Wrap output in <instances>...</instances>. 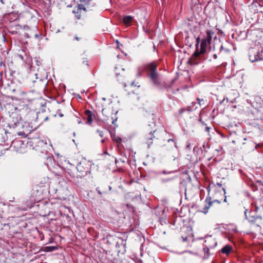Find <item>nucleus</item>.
<instances>
[{
  "label": "nucleus",
  "instance_id": "nucleus-20",
  "mask_svg": "<svg viewBox=\"0 0 263 263\" xmlns=\"http://www.w3.org/2000/svg\"><path fill=\"white\" fill-rule=\"evenodd\" d=\"M133 21V17L130 15L124 16L122 18L123 23L126 26H130Z\"/></svg>",
  "mask_w": 263,
  "mask_h": 263
},
{
  "label": "nucleus",
  "instance_id": "nucleus-9",
  "mask_svg": "<svg viewBox=\"0 0 263 263\" xmlns=\"http://www.w3.org/2000/svg\"><path fill=\"white\" fill-rule=\"evenodd\" d=\"M18 110L24 120H30L32 115L34 114V111L27 104L20 105Z\"/></svg>",
  "mask_w": 263,
  "mask_h": 263
},
{
  "label": "nucleus",
  "instance_id": "nucleus-47",
  "mask_svg": "<svg viewBox=\"0 0 263 263\" xmlns=\"http://www.w3.org/2000/svg\"><path fill=\"white\" fill-rule=\"evenodd\" d=\"M2 65H3L4 66L5 65V63L2 61H0V66H2Z\"/></svg>",
  "mask_w": 263,
  "mask_h": 263
},
{
  "label": "nucleus",
  "instance_id": "nucleus-23",
  "mask_svg": "<svg viewBox=\"0 0 263 263\" xmlns=\"http://www.w3.org/2000/svg\"><path fill=\"white\" fill-rule=\"evenodd\" d=\"M127 161H128L127 157L126 156H124L122 158L116 159L115 163L117 167H118V165H122V164H125Z\"/></svg>",
  "mask_w": 263,
  "mask_h": 263
},
{
  "label": "nucleus",
  "instance_id": "nucleus-30",
  "mask_svg": "<svg viewBox=\"0 0 263 263\" xmlns=\"http://www.w3.org/2000/svg\"><path fill=\"white\" fill-rule=\"evenodd\" d=\"M96 191L97 192H98V193L100 195H102V194H105L106 193V191L105 190H101L100 187H98L96 188Z\"/></svg>",
  "mask_w": 263,
  "mask_h": 263
},
{
  "label": "nucleus",
  "instance_id": "nucleus-7",
  "mask_svg": "<svg viewBox=\"0 0 263 263\" xmlns=\"http://www.w3.org/2000/svg\"><path fill=\"white\" fill-rule=\"evenodd\" d=\"M145 130L147 134L145 135V140L149 147L153 144L154 139H158L160 138V132L156 128L151 129L149 125L146 127Z\"/></svg>",
  "mask_w": 263,
  "mask_h": 263
},
{
  "label": "nucleus",
  "instance_id": "nucleus-45",
  "mask_svg": "<svg viewBox=\"0 0 263 263\" xmlns=\"http://www.w3.org/2000/svg\"><path fill=\"white\" fill-rule=\"evenodd\" d=\"M4 4V3L3 2V0H0V5H1L2 7L3 6Z\"/></svg>",
  "mask_w": 263,
  "mask_h": 263
},
{
  "label": "nucleus",
  "instance_id": "nucleus-29",
  "mask_svg": "<svg viewBox=\"0 0 263 263\" xmlns=\"http://www.w3.org/2000/svg\"><path fill=\"white\" fill-rule=\"evenodd\" d=\"M193 152L197 155L201 154L202 153V151L200 148L198 147H195L193 149Z\"/></svg>",
  "mask_w": 263,
  "mask_h": 263
},
{
  "label": "nucleus",
  "instance_id": "nucleus-42",
  "mask_svg": "<svg viewBox=\"0 0 263 263\" xmlns=\"http://www.w3.org/2000/svg\"><path fill=\"white\" fill-rule=\"evenodd\" d=\"M98 132L99 133V135L101 137H103V136H104V134H103V132L102 131H99V130H98Z\"/></svg>",
  "mask_w": 263,
  "mask_h": 263
},
{
  "label": "nucleus",
  "instance_id": "nucleus-58",
  "mask_svg": "<svg viewBox=\"0 0 263 263\" xmlns=\"http://www.w3.org/2000/svg\"><path fill=\"white\" fill-rule=\"evenodd\" d=\"M231 252L233 251V250H232V247H231Z\"/></svg>",
  "mask_w": 263,
  "mask_h": 263
},
{
  "label": "nucleus",
  "instance_id": "nucleus-17",
  "mask_svg": "<svg viewBox=\"0 0 263 263\" xmlns=\"http://www.w3.org/2000/svg\"><path fill=\"white\" fill-rule=\"evenodd\" d=\"M85 118L87 120V123L91 124L92 122V117L94 116V114L89 110H86L84 111Z\"/></svg>",
  "mask_w": 263,
  "mask_h": 263
},
{
  "label": "nucleus",
  "instance_id": "nucleus-56",
  "mask_svg": "<svg viewBox=\"0 0 263 263\" xmlns=\"http://www.w3.org/2000/svg\"><path fill=\"white\" fill-rule=\"evenodd\" d=\"M139 261L140 262V263L142 262V261L141 260H140Z\"/></svg>",
  "mask_w": 263,
  "mask_h": 263
},
{
  "label": "nucleus",
  "instance_id": "nucleus-54",
  "mask_svg": "<svg viewBox=\"0 0 263 263\" xmlns=\"http://www.w3.org/2000/svg\"><path fill=\"white\" fill-rule=\"evenodd\" d=\"M187 147H190V144L187 145Z\"/></svg>",
  "mask_w": 263,
  "mask_h": 263
},
{
  "label": "nucleus",
  "instance_id": "nucleus-35",
  "mask_svg": "<svg viewBox=\"0 0 263 263\" xmlns=\"http://www.w3.org/2000/svg\"><path fill=\"white\" fill-rule=\"evenodd\" d=\"M261 176H262V179L257 180L256 181V182L259 183L260 184H261V185H263V173L261 174Z\"/></svg>",
  "mask_w": 263,
  "mask_h": 263
},
{
  "label": "nucleus",
  "instance_id": "nucleus-28",
  "mask_svg": "<svg viewBox=\"0 0 263 263\" xmlns=\"http://www.w3.org/2000/svg\"><path fill=\"white\" fill-rule=\"evenodd\" d=\"M23 143L21 140H15L12 142L11 146L15 147L16 146H18L19 145H21Z\"/></svg>",
  "mask_w": 263,
  "mask_h": 263
},
{
  "label": "nucleus",
  "instance_id": "nucleus-55",
  "mask_svg": "<svg viewBox=\"0 0 263 263\" xmlns=\"http://www.w3.org/2000/svg\"><path fill=\"white\" fill-rule=\"evenodd\" d=\"M28 64L30 65V61H28Z\"/></svg>",
  "mask_w": 263,
  "mask_h": 263
},
{
  "label": "nucleus",
  "instance_id": "nucleus-33",
  "mask_svg": "<svg viewBox=\"0 0 263 263\" xmlns=\"http://www.w3.org/2000/svg\"><path fill=\"white\" fill-rule=\"evenodd\" d=\"M118 167V170L119 172H123L125 171L123 168V165H118V167Z\"/></svg>",
  "mask_w": 263,
  "mask_h": 263
},
{
  "label": "nucleus",
  "instance_id": "nucleus-11",
  "mask_svg": "<svg viewBox=\"0 0 263 263\" xmlns=\"http://www.w3.org/2000/svg\"><path fill=\"white\" fill-rule=\"evenodd\" d=\"M201 54L202 53L199 52V49L197 48L195 52L189 60L188 63L192 65H196L200 63L202 61Z\"/></svg>",
  "mask_w": 263,
  "mask_h": 263
},
{
  "label": "nucleus",
  "instance_id": "nucleus-15",
  "mask_svg": "<svg viewBox=\"0 0 263 263\" xmlns=\"http://www.w3.org/2000/svg\"><path fill=\"white\" fill-rule=\"evenodd\" d=\"M202 113L200 114V117L199 119V121L202 123L203 126H205V131L208 134V135L210 136V132L214 131L215 129L214 127V126L212 124L211 122L209 123H205L204 121H202Z\"/></svg>",
  "mask_w": 263,
  "mask_h": 263
},
{
  "label": "nucleus",
  "instance_id": "nucleus-44",
  "mask_svg": "<svg viewBox=\"0 0 263 263\" xmlns=\"http://www.w3.org/2000/svg\"><path fill=\"white\" fill-rule=\"evenodd\" d=\"M259 5H263V0H258Z\"/></svg>",
  "mask_w": 263,
  "mask_h": 263
},
{
  "label": "nucleus",
  "instance_id": "nucleus-5",
  "mask_svg": "<svg viewBox=\"0 0 263 263\" xmlns=\"http://www.w3.org/2000/svg\"><path fill=\"white\" fill-rule=\"evenodd\" d=\"M255 206L254 211H248V210H246L245 212V216L249 222L259 227L260 224L262 223V219L261 217L255 214L254 212H257L258 209V207L256 204Z\"/></svg>",
  "mask_w": 263,
  "mask_h": 263
},
{
  "label": "nucleus",
  "instance_id": "nucleus-21",
  "mask_svg": "<svg viewBox=\"0 0 263 263\" xmlns=\"http://www.w3.org/2000/svg\"><path fill=\"white\" fill-rule=\"evenodd\" d=\"M210 45V43H207L204 40H202L200 44V49L199 50L200 53L203 54L205 52L208 45Z\"/></svg>",
  "mask_w": 263,
  "mask_h": 263
},
{
  "label": "nucleus",
  "instance_id": "nucleus-52",
  "mask_svg": "<svg viewBox=\"0 0 263 263\" xmlns=\"http://www.w3.org/2000/svg\"><path fill=\"white\" fill-rule=\"evenodd\" d=\"M221 136L223 137H225V136L223 134H221Z\"/></svg>",
  "mask_w": 263,
  "mask_h": 263
},
{
  "label": "nucleus",
  "instance_id": "nucleus-38",
  "mask_svg": "<svg viewBox=\"0 0 263 263\" xmlns=\"http://www.w3.org/2000/svg\"><path fill=\"white\" fill-rule=\"evenodd\" d=\"M35 62H36V65L37 66H40V65H42V62L38 60H35Z\"/></svg>",
  "mask_w": 263,
  "mask_h": 263
},
{
  "label": "nucleus",
  "instance_id": "nucleus-6",
  "mask_svg": "<svg viewBox=\"0 0 263 263\" xmlns=\"http://www.w3.org/2000/svg\"><path fill=\"white\" fill-rule=\"evenodd\" d=\"M262 49L258 46L250 48L248 51L249 58L251 62H254L263 59Z\"/></svg>",
  "mask_w": 263,
  "mask_h": 263
},
{
  "label": "nucleus",
  "instance_id": "nucleus-48",
  "mask_svg": "<svg viewBox=\"0 0 263 263\" xmlns=\"http://www.w3.org/2000/svg\"><path fill=\"white\" fill-rule=\"evenodd\" d=\"M75 39H76L77 41H79V40L81 39V38L78 37H75Z\"/></svg>",
  "mask_w": 263,
  "mask_h": 263
},
{
  "label": "nucleus",
  "instance_id": "nucleus-8",
  "mask_svg": "<svg viewBox=\"0 0 263 263\" xmlns=\"http://www.w3.org/2000/svg\"><path fill=\"white\" fill-rule=\"evenodd\" d=\"M9 112V122L11 125L12 126H16L20 123L22 120H24L22 116H21L19 112L18 108L15 107V111L12 112Z\"/></svg>",
  "mask_w": 263,
  "mask_h": 263
},
{
  "label": "nucleus",
  "instance_id": "nucleus-4",
  "mask_svg": "<svg viewBox=\"0 0 263 263\" xmlns=\"http://www.w3.org/2000/svg\"><path fill=\"white\" fill-rule=\"evenodd\" d=\"M91 163L85 159H82L77 166V169L79 173L78 176L82 177L86 176L90 172Z\"/></svg>",
  "mask_w": 263,
  "mask_h": 263
},
{
  "label": "nucleus",
  "instance_id": "nucleus-53",
  "mask_svg": "<svg viewBox=\"0 0 263 263\" xmlns=\"http://www.w3.org/2000/svg\"><path fill=\"white\" fill-rule=\"evenodd\" d=\"M25 94L26 96H28V95H30V93H25Z\"/></svg>",
  "mask_w": 263,
  "mask_h": 263
},
{
  "label": "nucleus",
  "instance_id": "nucleus-57",
  "mask_svg": "<svg viewBox=\"0 0 263 263\" xmlns=\"http://www.w3.org/2000/svg\"><path fill=\"white\" fill-rule=\"evenodd\" d=\"M233 48H234V50H235V49H236V48H235V47H233Z\"/></svg>",
  "mask_w": 263,
  "mask_h": 263
},
{
  "label": "nucleus",
  "instance_id": "nucleus-14",
  "mask_svg": "<svg viewBox=\"0 0 263 263\" xmlns=\"http://www.w3.org/2000/svg\"><path fill=\"white\" fill-rule=\"evenodd\" d=\"M86 11V9L83 5L78 4L73 10V13L75 14L77 18L80 19L82 14Z\"/></svg>",
  "mask_w": 263,
  "mask_h": 263
},
{
  "label": "nucleus",
  "instance_id": "nucleus-22",
  "mask_svg": "<svg viewBox=\"0 0 263 263\" xmlns=\"http://www.w3.org/2000/svg\"><path fill=\"white\" fill-rule=\"evenodd\" d=\"M214 32L213 31L211 30H207L206 31V36L203 40L206 41L207 43H209L211 44L212 35L214 34Z\"/></svg>",
  "mask_w": 263,
  "mask_h": 263
},
{
  "label": "nucleus",
  "instance_id": "nucleus-32",
  "mask_svg": "<svg viewBox=\"0 0 263 263\" xmlns=\"http://www.w3.org/2000/svg\"><path fill=\"white\" fill-rule=\"evenodd\" d=\"M190 235L189 234L188 235H183V234H182V238L183 239V241H186L188 240V238L189 237Z\"/></svg>",
  "mask_w": 263,
  "mask_h": 263
},
{
  "label": "nucleus",
  "instance_id": "nucleus-16",
  "mask_svg": "<svg viewBox=\"0 0 263 263\" xmlns=\"http://www.w3.org/2000/svg\"><path fill=\"white\" fill-rule=\"evenodd\" d=\"M111 138L112 140L116 143L119 150H120L123 147L122 143L124 142V140L115 134H111Z\"/></svg>",
  "mask_w": 263,
  "mask_h": 263
},
{
  "label": "nucleus",
  "instance_id": "nucleus-25",
  "mask_svg": "<svg viewBox=\"0 0 263 263\" xmlns=\"http://www.w3.org/2000/svg\"><path fill=\"white\" fill-rule=\"evenodd\" d=\"M221 253L229 255L230 254V246L227 245L221 250Z\"/></svg>",
  "mask_w": 263,
  "mask_h": 263
},
{
  "label": "nucleus",
  "instance_id": "nucleus-10",
  "mask_svg": "<svg viewBox=\"0 0 263 263\" xmlns=\"http://www.w3.org/2000/svg\"><path fill=\"white\" fill-rule=\"evenodd\" d=\"M43 187L39 185H36L32 189L31 195L34 197L35 201H39L43 199Z\"/></svg>",
  "mask_w": 263,
  "mask_h": 263
},
{
  "label": "nucleus",
  "instance_id": "nucleus-19",
  "mask_svg": "<svg viewBox=\"0 0 263 263\" xmlns=\"http://www.w3.org/2000/svg\"><path fill=\"white\" fill-rule=\"evenodd\" d=\"M196 105V103L193 102L192 103V105H189V106H187L186 107L181 108L179 110V112L181 115L185 111H187L189 112L192 111L194 109H195L197 108V106H195V107H194V106H195Z\"/></svg>",
  "mask_w": 263,
  "mask_h": 263
},
{
  "label": "nucleus",
  "instance_id": "nucleus-37",
  "mask_svg": "<svg viewBox=\"0 0 263 263\" xmlns=\"http://www.w3.org/2000/svg\"><path fill=\"white\" fill-rule=\"evenodd\" d=\"M26 99L27 100H28V101H32V100H33L35 99V98L33 97H28L26 96Z\"/></svg>",
  "mask_w": 263,
  "mask_h": 263
},
{
  "label": "nucleus",
  "instance_id": "nucleus-27",
  "mask_svg": "<svg viewBox=\"0 0 263 263\" xmlns=\"http://www.w3.org/2000/svg\"><path fill=\"white\" fill-rule=\"evenodd\" d=\"M210 249H211V248H206V247L203 246V250L204 252V257L207 258L209 256V252Z\"/></svg>",
  "mask_w": 263,
  "mask_h": 263
},
{
  "label": "nucleus",
  "instance_id": "nucleus-31",
  "mask_svg": "<svg viewBox=\"0 0 263 263\" xmlns=\"http://www.w3.org/2000/svg\"><path fill=\"white\" fill-rule=\"evenodd\" d=\"M197 100L198 101V104L199 105V106H201L202 105H203L204 104V100L203 99H199V98H197Z\"/></svg>",
  "mask_w": 263,
  "mask_h": 263
},
{
  "label": "nucleus",
  "instance_id": "nucleus-36",
  "mask_svg": "<svg viewBox=\"0 0 263 263\" xmlns=\"http://www.w3.org/2000/svg\"><path fill=\"white\" fill-rule=\"evenodd\" d=\"M4 11L3 10V7L0 5V16L3 15L4 13Z\"/></svg>",
  "mask_w": 263,
  "mask_h": 263
},
{
  "label": "nucleus",
  "instance_id": "nucleus-26",
  "mask_svg": "<svg viewBox=\"0 0 263 263\" xmlns=\"http://www.w3.org/2000/svg\"><path fill=\"white\" fill-rule=\"evenodd\" d=\"M239 233V231L237 230L236 227L231 224V235L233 234H238ZM232 238V236H231V239Z\"/></svg>",
  "mask_w": 263,
  "mask_h": 263
},
{
  "label": "nucleus",
  "instance_id": "nucleus-50",
  "mask_svg": "<svg viewBox=\"0 0 263 263\" xmlns=\"http://www.w3.org/2000/svg\"><path fill=\"white\" fill-rule=\"evenodd\" d=\"M174 141V140L173 139H168V142H170V141Z\"/></svg>",
  "mask_w": 263,
  "mask_h": 263
},
{
  "label": "nucleus",
  "instance_id": "nucleus-40",
  "mask_svg": "<svg viewBox=\"0 0 263 263\" xmlns=\"http://www.w3.org/2000/svg\"><path fill=\"white\" fill-rule=\"evenodd\" d=\"M200 41V37H197V38L196 39V48H198V44L199 43Z\"/></svg>",
  "mask_w": 263,
  "mask_h": 263
},
{
  "label": "nucleus",
  "instance_id": "nucleus-51",
  "mask_svg": "<svg viewBox=\"0 0 263 263\" xmlns=\"http://www.w3.org/2000/svg\"><path fill=\"white\" fill-rule=\"evenodd\" d=\"M101 142H102V143H104V142H105V139H102V140H101Z\"/></svg>",
  "mask_w": 263,
  "mask_h": 263
},
{
  "label": "nucleus",
  "instance_id": "nucleus-18",
  "mask_svg": "<svg viewBox=\"0 0 263 263\" xmlns=\"http://www.w3.org/2000/svg\"><path fill=\"white\" fill-rule=\"evenodd\" d=\"M34 74L36 76V80L35 81V82L40 83L41 82L42 83V86L45 88L46 86L48 84V81L47 80L46 78H41L38 77V73H34Z\"/></svg>",
  "mask_w": 263,
  "mask_h": 263
},
{
  "label": "nucleus",
  "instance_id": "nucleus-34",
  "mask_svg": "<svg viewBox=\"0 0 263 263\" xmlns=\"http://www.w3.org/2000/svg\"><path fill=\"white\" fill-rule=\"evenodd\" d=\"M132 86H137L138 87H140V85H139V83L138 82H135V81L133 82L132 83Z\"/></svg>",
  "mask_w": 263,
  "mask_h": 263
},
{
  "label": "nucleus",
  "instance_id": "nucleus-49",
  "mask_svg": "<svg viewBox=\"0 0 263 263\" xmlns=\"http://www.w3.org/2000/svg\"><path fill=\"white\" fill-rule=\"evenodd\" d=\"M213 57H214V59H216V58H217V55H216V54H214L213 55Z\"/></svg>",
  "mask_w": 263,
  "mask_h": 263
},
{
  "label": "nucleus",
  "instance_id": "nucleus-41",
  "mask_svg": "<svg viewBox=\"0 0 263 263\" xmlns=\"http://www.w3.org/2000/svg\"><path fill=\"white\" fill-rule=\"evenodd\" d=\"M10 29H11V32H12V33H17V31H15V30H13V26H11Z\"/></svg>",
  "mask_w": 263,
  "mask_h": 263
},
{
  "label": "nucleus",
  "instance_id": "nucleus-12",
  "mask_svg": "<svg viewBox=\"0 0 263 263\" xmlns=\"http://www.w3.org/2000/svg\"><path fill=\"white\" fill-rule=\"evenodd\" d=\"M176 79H174L171 80L170 82H166L162 81L161 80L160 76L158 78V83H153V84L155 86H158L160 89H168L171 88L174 83L175 82Z\"/></svg>",
  "mask_w": 263,
  "mask_h": 263
},
{
  "label": "nucleus",
  "instance_id": "nucleus-43",
  "mask_svg": "<svg viewBox=\"0 0 263 263\" xmlns=\"http://www.w3.org/2000/svg\"><path fill=\"white\" fill-rule=\"evenodd\" d=\"M30 69L31 71H35L34 67L32 65H30Z\"/></svg>",
  "mask_w": 263,
  "mask_h": 263
},
{
  "label": "nucleus",
  "instance_id": "nucleus-1",
  "mask_svg": "<svg viewBox=\"0 0 263 263\" xmlns=\"http://www.w3.org/2000/svg\"><path fill=\"white\" fill-rule=\"evenodd\" d=\"M209 199L211 201L209 202V205L211 202L221 203L222 201L227 202V197L225 196V190L220 183L215 184L210 183L208 187Z\"/></svg>",
  "mask_w": 263,
  "mask_h": 263
},
{
  "label": "nucleus",
  "instance_id": "nucleus-46",
  "mask_svg": "<svg viewBox=\"0 0 263 263\" xmlns=\"http://www.w3.org/2000/svg\"><path fill=\"white\" fill-rule=\"evenodd\" d=\"M16 27H17V28H16V29H21V28H22V27H21V26H20V25H16Z\"/></svg>",
  "mask_w": 263,
  "mask_h": 263
},
{
  "label": "nucleus",
  "instance_id": "nucleus-13",
  "mask_svg": "<svg viewBox=\"0 0 263 263\" xmlns=\"http://www.w3.org/2000/svg\"><path fill=\"white\" fill-rule=\"evenodd\" d=\"M216 245L217 241H216L215 238L212 237V236L205 237L204 243L203 244V246H205L206 248H210L211 249L215 248Z\"/></svg>",
  "mask_w": 263,
  "mask_h": 263
},
{
  "label": "nucleus",
  "instance_id": "nucleus-24",
  "mask_svg": "<svg viewBox=\"0 0 263 263\" xmlns=\"http://www.w3.org/2000/svg\"><path fill=\"white\" fill-rule=\"evenodd\" d=\"M79 66L80 68L85 69L88 67V61L87 59L85 58L83 59L82 61H81L79 63Z\"/></svg>",
  "mask_w": 263,
  "mask_h": 263
},
{
  "label": "nucleus",
  "instance_id": "nucleus-3",
  "mask_svg": "<svg viewBox=\"0 0 263 263\" xmlns=\"http://www.w3.org/2000/svg\"><path fill=\"white\" fill-rule=\"evenodd\" d=\"M117 113V111L116 112H114L111 105L107 106L102 109V120L105 122L110 121L112 124L116 125L117 120V117H116Z\"/></svg>",
  "mask_w": 263,
  "mask_h": 263
},
{
  "label": "nucleus",
  "instance_id": "nucleus-39",
  "mask_svg": "<svg viewBox=\"0 0 263 263\" xmlns=\"http://www.w3.org/2000/svg\"><path fill=\"white\" fill-rule=\"evenodd\" d=\"M257 33H261L262 34L263 33V32L262 31H261L260 29H258V30H256L254 31V34H257Z\"/></svg>",
  "mask_w": 263,
  "mask_h": 263
},
{
  "label": "nucleus",
  "instance_id": "nucleus-2",
  "mask_svg": "<svg viewBox=\"0 0 263 263\" xmlns=\"http://www.w3.org/2000/svg\"><path fill=\"white\" fill-rule=\"evenodd\" d=\"M158 63L154 61L143 66V71L150 79L153 83H158L160 74L157 72Z\"/></svg>",
  "mask_w": 263,
  "mask_h": 263
}]
</instances>
